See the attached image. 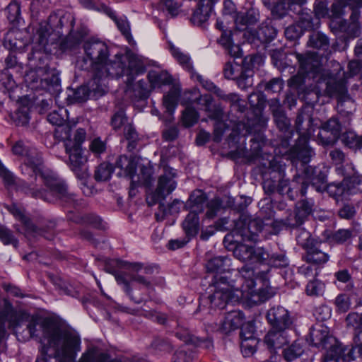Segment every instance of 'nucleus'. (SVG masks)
<instances>
[{"instance_id":"f257e3e1","label":"nucleus","mask_w":362,"mask_h":362,"mask_svg":"<svg viewBox=\"0 0 362 362\" xmlns=\"http://www.w3.org/2000/svg\"><path fill=\"white\" fill-rule=\"evenodd\" d=\"M6 317L18 339L26 341L30 338H39L42 356L35 362H72L81 351V339L74 331L62 327L55 320L30 316L23 310H16L11 305L6 308Z\"/></svg>"},{"instance_id":"f03ea898","label":"nucleus","mask_w":362,"mask_h":362,"mask_svg":"<svg viewBox=\"0 0 362 362\" xmlns=\"http://www.w3.org/2000/svg\"><path fill=\"white\" fill-rule=\"evenodd\" d=\"M230 266V259L226 256L216 257L209 260L206 264V271L214 274L209 286V300L211 306L223 309L228 303H235L244 301L250 305H257L267 298L264 291L256 292L254 286V271L247 267L239 270L243 281L242 288H235L234 285L228 281L227 276H222Z\"/></svg>"},{"instance_id":"7ed1b4c3","label":"nucleus","mask_w":362,"mask_h":362,"mask_svg":"<svg viewBox=\"0 0 362 362\" xmlns=\"http://www.w3.org/2000/svg\"><path fill=\"white\" fill-rule=\"evenodd\" d=\"M85 55L90 61L94 71L93 78L88 83L87 86L78 89L77 93H83V98L88 97V92L98 95H103L107 90V79L119 78L124 75L127 76L128 88L132 81L137 74V69L129 63L128 66L124 65L122 55H115V59H110V52L105 42L98 39H90L83 45Z\"/></svg>"},{"instance_id":"20e7f679","label":"nucleus","mask_w":362,"mask_h":362,"mask_svg":"<svg viewBox=\"0 0 362 362\" xmlns=\"http://www.w3.org/2000/svg\"><path fill=\"white\" fill-rule=\"evenodd\" d=\"M33 158L36 163L29 159L21 168L22 173L30 178L23 184L25 193L47 202L75 205L76 195L69 189L66 182L53 171L45 169L39 156L35 155Z\"/></svg>"},{"instance_id":"39448f33","label":"nucleus","mask_w":362,"mask_h":362,"mask_svg":"<svg viewBox=\"0 0 362 362\" xmlns=\"http://www.w3.org/2000/svg\"><path fill=\"white\" fill-rule=\"evenodd\" d=\"M33 158L36 163L29 159L21 168L22 173L30 178L23 184L25 193L47 202L75 205L76 195L69 189L66 182L53 171L45 169L39 156L35 155Z\"/></svg>"},{"instance_id":"423d86ee","label":"nucleus","mask_w":362,"mask_h":362,"mask_svg":"<svg viewBox=\"0 0 362 362\" xmlns=\"http://www.w3.org/2000/svg\"><path fill=\"white\" fill-rule=\"evenodd\" d=\"M299 62L300 71L303 74H313V78L317 80V88L324 94L332 96L336 94L343 95L346 92V79L348 77L354 76L362 69V62L353 60L349 63V72L347 75L342 71L339 64H336L333 71L323 70L320 71L319 61L313 53H308L305 55L296 54Z\"/></svg>"},{"instance_id":"0eeeda50","label":"nucleus","mask_w":362,"mask_h":362,"mask_svg":"<svg viewBox=\"0 0 362 362\" xmlns=\"http://www.w3.org/2000/svg\"><path fill=\"white\" fill-rule=\"evenodd\" d=\"M59 131L66 153L69 155L68 165L78 178L84 179L87 176V158L83 155L81 145L86 138V130L83 128L73 130L69 126L65 125Z\"/></svg>"},{"instance_id":"6e6552de","label":"nucleus","mask_w":362,"mask_h":362,"mask_svg":"<svg viewBox=\"0 0 362 362\" xmlns=\"http://www.w3.org/2000/svg\"><path fill=\"white\" fill-rule=\"evenodd\" d=\"M341 122L337 117H332L327 122L322 124L320 130L317 135V142L322 146L333 145L339 138L344 128L350 124L344 126V119Z\"/></svg>"},{"instance_id":"1a4fd4ad","label":"nucleus","mask_w":362,"mask_h":362,"mask_svg":"<svg viewBox=\"0 0 362 362\" xmlns=\"http://www.w3.org/2000/svg\"><path fill=\"white\" fill-rule=\"evenodd\" d=\"M294 182L301 183L300 194L302 196L306 194V189L309 184L317 192L325 190L327 186L325 175L312 166L305 167L301 175L295 177Z\"/></svg>"},{"instance_id":"9d476101","label":"nucleus","mask_w":362,"mask_h":362,"mask_svg":"<svg viewBox=\"0 0 362 362\" xmlns=\"http://www.w3.org/2000/svg\"><path fill=\"white\" fill-rule=\"evenodd\" d=\"M27 81L33 83V88L46 89L49 86H58L60 83L59 73L55 69L39 68L27 74Z\"/></svg>"},{"instance_id":"9b49d317","label":"nucleus","mask_w":362,"mask_h":362,"mask_svg":"<svg viewBox=\"0 0 362 362\" xmlns=\"http://www.w3.org/2000/svg\"><path fill=\"white\" fill-rule=\"evenodd\" d=\"M175 176V174L173 172V169L165 168L164 174L159 177L158 185L155 192L146 197V202L149 206L156 204L160 200H163L176 188Z\"/></svg>"},{"instance_id":"f8f14e48","label":"nucleus","mask_w":362,"mask_h":362,"mask_svg":"<svg viewBox=\"0 0 362 362\" xmlns=\"http://www.w3.org/2000/svg\"><path fill=\"white\" fill-rule=\"evenodd\" d=\"M234 256L243 261L249 262L252 264L259 263L266 261L269 257V253L262 247L255 248L253 247L241 244L235 248Z\"/></svg>"},{"instance_id":"ddd939ff","label":"nucleus","mask_w":362,"mask_h":362,"mask_svg":"<svg viewBox=\"0 0 362 362\" xmlns=\"http://www.w3.org/2000/svg\"><path fill=\"white\" fill-rule=\"evenodd\" d=\"M336 170L339 175L344 177L343 182L348 195L362 191V176L354 171L351 164L346 167L341 165Z\"/></svg>"},{"instance_id":"4468645a","label":"nucleus","mask_w":362,"mask_h":362,"mask_svg":"<svg viewBox=\"0 0 362 362\" xmlns=\"http://www.w3.org/2000/svg\"><path fill=\"white\" fill-rule=\"evenodd\" d=\"M267 318L274 329H288L291 325L288 311L280 305L274 306L269 309Z\"/></svg>"},{"instance_id":"2eb2a0df","label":"nucleus","mask_w":362,"mask_h":362,"mask_svg":"<svg viewBox=\"0 0 362 362\" xmlns=\"http://www.w3.org/2000/svg\"><path fill=\"white\" fill-rule=\"evenodd\" d=\"M116 168L119 169L118 175L119 176L127 177L131 179L130 193L133 191V188L136 186L135 177L137 161L135 157L127 156H120L115 163Z\"/></svg>"},{"instance_id":"dca6fc26","label":"nucleus","mask_w":362,"mask_h":362,"mask_svg":"<svg viewBox=\"0 0 362 362\" xmlns=\"http://www.w3.org/2000/svg\"><path fill=\"white\" fill-rule=\"evenodd\" d=\"M100 10L114 21L117 28L125 37L129 43H132L134 41L131 33L130 24L126 16H122L117 17L112 9L104 4L100 6Z\"/></svg>"},{"instance_id":"f3484780","label":"nucleus","mask_w":362,"mask_h":362,"mask_svg":"<svg viewBox=\"0 0 362 362\" xmlns=\"http://www.w3.org/2000/svg\"><path fill=\"white\" fill-rule=\"evenodd\" d=\"M242 67L239 63L235 62L234 59L233 61H229L226 63L223 68V75L228 79H238V86L241 88H245L252 85V80L249 78H245V83H243L244 78L241 76Z\"/></svg>"},{"instance_id":"a211bd4d","label":"nucleus","mask_w":362,"mask_h":362,"mask_svg":"<svg viewBox=\"0 0 362 362\" xmlns=\"http://www.w3.org/2000/svg\"><path fill=\"white\" fill-rule=\"evenodd\" d=\"M218 0H199V7L194 12L191 21L193 24L201 26L209 18L213 6Z\"/></svg>"},{"instance_id":"6ab92c4d","label":"nucleus","mask_w":362,"mask_h":362,"mask_svg":"<svg viewBox=\"0 0 362 362\" xmlns=\"http://www.w3.org/2000/svg\"><path fill=\"white\" fill-rule=\"evenodd\" d=\"M288 329L272 328L265 336L264 341L269 349H281L289 341Z\"/></svg>"},{"instance_id":"aec40b11","label":"nucleus","mask_w":362,"mask_h":362,"mask_svg":"<svg viewBox=\"0 0 362 362\" xmlns=\"http://www.w3.org/2000/svg\"><path fill=\"white\" fill-rule=\"evenodd\" d=\"M262 228H233L230 235L233 238V241H252L257 242L259 240V233Z\"/></svg>"},{"instance_id":"412c9836","label":"nucleus","mask_w":362,"mask_h":362,"mask_svg":"<svg viewBox=\"0 0 362 362\" xmlns=\"http://www.w3.org/2000/svg\"><path fill=\"white\" fill-rule=\"evenodd\" d=\"M243 320L244 315L241 311H230L224 317L220 329L224 333H229L240 327L243 325Z\"/></svg>"},{"instance_id":"4be33fe9","label":"nucleus","mask_w":362,"mask_h":362,"mask_svg":"<svg viewBox=\"0 0 362 362\" xmlns=\"http://www.w3.org/2000/svg\"><path fill=\"white\" fill-rule=\"evenodd\" d=\"M310 136V132H308L306 135L303 134L300 136L298 141L294 148V152L297 158L305 164L309 163L310 158L313 154V150L308 145V139Z\"/></svg>"},{"instance_id":"5701e85b","label":"nucleus","mask_w":362,"mask_h":362,"mask_svg":"<svg viewBox=\"0 0 362 362\" xmlns=\"http://www.w3.org/2000/svg\"><path fill=\"white\" fill-rule=\"evenodd\" d=\"M337 108L341 119H344V126L346 124H350L352 115L356 110L354 101L349 97H342L339 100Z\"/></svg>"},{"instance_id":"b1692460","label":"nucleus","mask_w":362,"mask_h":362,"mask_svg":"<svg viewBox=\"0 0 362 362\" xmlns=\"http://www.w3.org/2000/svg\"><path fill=\"white\" fill-rule=\"evenodd\" d=\"M349 6L352 10L351 18L354 21L358 16V8L362 7V0H347L344 1H339L332 4V14L338 18L344 13L343 8Z\"/></svg>"},{"instance_id":"393cba45","label":"nucleus","mask_w":362,"mask_h":362,"mask_svg":"<svg viewBox=\"0 0 362 362\" xmlns=\"http://www.w3.org/2000/svg\"><path fill=\"white\" fill-rule=\"evenodd\" d=\"M212 97L211 95L206 94L202 95L199 98H196L194 100L190 99V101L188 104L195 103L197 106V108L201 110H204L209 115V117L217 119L221 115V111L220 110H217L216 111H213L212 106Z\"/></svg>"},{"instance_id":"a878e982","label":"nucleus","mask_w":362,"mask_h":362,"mask_svg":"<svg viewBox=\"0 0 362 362\" xmlns=\"http://www.w3.org/2000/svg\"><path fill=\"white\" fill-rule=\"evenodd\" d=\"M320 245V242H316L313 246L308 247L306 254L307 262L315 264H324L328 261L329 256L321 250Z\"/></svg>"},{"instance_id":"bb28decb","label":"nucleus","mask_w":362,"mask_h":362,"mask_svg":"<svg viewBox=\"0 0 362 362\" xmlns=\"http://www.w3.org/2000/svg\"><path fill=\"white\" fill-rule=\"evenodd\" d=\"M12 151L15 155L25 156V161L21 166V168L28 162V160L29 159H32L33 161L36 163L35 158H33L35 155L39 156L41 162L42 163L41 154L35 148H28V147L25 146L22 141H18L13 145L12 147Z\"/></svg>"},{"instance_id":"cd10ccee","label":"nucleus","mask_w":362,"mask_h":362,"mask_svg":"<svg viewBox=\"0 0 362 362\" xmlns=\"http://www.w3.org/2000/svg\"><path fill=\"white\" fill-rule=\"evenodd\" d=\"M181 88L178 85H172L169 91L163 96V105L169 112H173L175 110Z\"/></svg>"},{"instance_id":"c85d7f7f","label":"nucleus","mask_w":362,"mask_h":362,"mask_svg":"<svg viewBox=\"0 0 362 362\" xmlns=\"http://www.w3.org/2000/svg\"><path fill=\"white\" fill-rule=\"evenodd\" d=\"M69 220L71 223L90 225L92 226H101L103 224V220L95 214H87L81 216L77 214H71L68 216Z\"/></svg>"},{"instance_id":"c756f323","label":"nucleus","mask_w":362,"mask_h":362,"mask_svg":"<svg viewBox=\"0 0 362 362\" xmlns=\"http://www.w3.org/2000/svg\"><path fill=\"white\" fill-rule=\"evenodd\" d=\"M206 202V196L205 193L202 190L197 189L190 194L187 206L189 210L202 212L204 210Z\"/></svg>"},{"instance_id":"7c9ffc66","label":"nucleus","mask_w":362,"mask_h":362,"mask_svg":"<svg viewBox=\"0 0 362 362\" xmlns=\"http://www.w3.org/2000/svg\"><path fill=\"white\" fill-rule=\"evenodd\" d=\"M169 49L173 57L183 69L189 72L194 71L191 58L187 54L182 52L171 43L169 44Z\"/></svg>"},{"instance_id":"2f4dec72","label":"nucleus","mask_w":362,"mask_h":362,"mask_svg":"<svg viewBox=\"0 0 362 362\" xmlns=\"http://www.w3.org/2000/svg\"><path fill=\"white\" fill-rule=\"evenodd\" d=\"M153 169L151 163L148 162L146 165H144L141 168L140 174L138 175H136V186L133 188V190L139 185H151L153 180Z\"/></svg>"},{"instance_id":"473e14b6","label":"nucleus","mask_w":362,"mask_h":362,"mask_svg":"<svg viewBox=\"0 0 362 362\" xmlns=\"http://www.w3.org/2000/svg\"><path fill=\"white\" fill-rule=\"evenodd\" d=\"M175 334L177 338L187 344H193L197 346H202L204 345V346L207 349L211 346V342L210 341L203 340L197 337H195L191 334L188 330L185 329L177 331Z\"/></svg>"},{"instance_id":"72a5a7b5","label":"nucleus","mask_w":362,"mask_h":362,"mask_svg":"<svg viewBox=\"0 0 362 362\" xmlns=\"http://www.w3.org/2000/svg\"><path fill=\"white\" fill-rule=\"evenodd\" d=\"M345 349L341 346L331 347L324 357V362H348Z\"/></svg>"},{"instance_id":"f704fd0d","label":"nucleus","mask_w":362,"mask_h":362,"mask_svg":"<svg viewBox=\"0 0 362 362\" xmlns=\"http://www.w3.org/2000/svg\"><path fill=\"white\" fill-rule=\"evenodd\" d=\"M351 231L348 229H339L335 233L330 228L323 232V240L333 243H343L351 237Z\"/></svg>"},{"instance_id":"c9c22d12","label":"nucleus","mask_w":362,"mask_h":362,"mask_svg":"<svg viewBox=\"0 0 362 362\" xmlns=\"http://www.w3.org/2000/svg\"><path fill=\"white\" fill-rule=\"evenodd\" d=\"M198 228H185L187 237L181 239H172L169 240L167 247L170 250H175L184 247L191 239L197 235Z\"/></svg>"},{"instance_id":"e433bc0d","label":"nucleus","mask_w":362,"mask_h":362,"mask_svg":"<svg viewBox=\"0 0 362 362\" xmlns=\"http://www.w3.org/2000/svg\"><path fill=\"white\" fill-rule=\"evenodd\" d=\"M181 104L186 105L182 115V124L185 127H190L197 122L199 115L194 108L191 107L190 104L185 101L181 102Z\"/></svg>"},{"instance_id":"4c0bfd02","label":"nucleus","mask_w":362,"mask_h":362,"mask_svg":"<svg viewBox=\"0 0 362 362\" xmlns=\"http://www.w3.org/2000/svg\"><path fill=\"white\" fill-rule=\"evenodd\" d=\"M341 141L344 145L350 148H362V136H357L353 131H347L341 136Z\"/></svg>"},{"instance_id":"58836bf2","label":"nucleus","mask_w":362,"mask_h":362,"mask_svg":"<svg viewBox=\"0 0 362 362\" xmlns=\"http://www.w3.org/2000/svg\"><path fill=\"white\" fill-rule=\"evenodd\" d=\"M303 351L302 343L295 341L291 346L284 349L283 356L286 361H292L301 356Z\"/></svg>"},{"instance_id":"ea45409f","label":"nucleus","mask_w":362,"mask_h":362,"mask_svg":"<svg viewBox=\"0 0 362 362\" xmlns=\"http://www.w3.org/2000/svg\"><path fill=\"white\" fill-rule=\"evenodd\" d=\"M235 216V213H233ZM238 219H234V226H261L262 220L260 218H252L251 216L247 212L238 214Z\"/></svg>"},{"instance_id":"a19ab883","label":"nucleus","mask_w":362,"mask_h":362,"mask_svg":"<svg viewBox=\"0 0 362 362\" xmlns=\"http://www.w3.org/2000/svg\"><path fill=\"white\" fill-rule=\"evenodd\" d=\"M346 321L347 326L356 332L354 339L356 342L358 344L356 337L362 332V314L356 312L350 313L346 316Z\"/></svg>"},{"instance_id":"79ce46f5","label":"nucleus","mask_w":362,"mask_h":362,"mask_svg":"<svg viewBox=\"0 0 362 362\" xmlns=\"http://www.w3.org/2000/svg\"><path fill=\"white\" fill-rule=\"evenodd\" d=\"M148 79L151 86L158 88L162 85L170 84L172 82V78L167 73L152 71L148 74Z\"/></svg>"},{"instance_id":"37998d69","label":"nucleus","mask_w":362,"mask_h":362,"mask_svg":"<svg viewBox=\"0 0 362 362\" xmlns=\"http://www.w3.org/2000/svg\"><path fill=\"white\" fill-rule=\"evenodd\" d=\"M113 173V168L111 164L103 163L96 168L95 171V179L98 182L107 181Z\"/></svg>"},{"instance_id":"c03bdc74","label":"nucleus","mask_w":362,"mask_h":362,"mask_svg":"<svg viewBox=\"0 0 362 362\" xmlns=\"http://www.w3.org/2000/svg\"><path fill=\"white\" fill-rule=\"evenodd\" d=\"M245 339H242L241 341V351L244 356L249 357L252 356L255 351L256 348L258 344L257 339H251V334L249 336H245Z\"/></svg>"},{"instance_id":"a18cd8bd","label":"nucleus","mask_w":362,"mask_h":362,"mask_svg":"<svg viewBox=\"0 0 362 362\" xmlns=\"http://www.w3.org/2000/svg\"><path fill=\"white\" fill-rule=\"evenodd\" d=\"M325 189L329 196L334 197L337 201L348 195L343 181L341 183L327 185Z\"/></svg>"},{"instance_id":"49530a36","label":"nucleus","mask_w":362,"mask_h":362,"mask_svg":"<svg viewBox=\"0 0 362 362\" xmlns=\"http://www.w3.org/2000/svg\"><path fill=\"white\" fill-rule=\"evenodd\" d=\"M328 336V330L326 327L321 325L312 329L310 332V337L313 344L317 346L325 342Z\"/></svg>"},{"instance_id":"de8ad7c7","label":"nucleus","mask_w":362,"mask_h":362,"mask_svg":"<svg viewBox=\"0 0 362 362\" xmlns=\"http://www.w3.org/2000/svg\"><path fill=\"white\" fill-rule=\"evenodd\" d=\"M298 235L296 236V240L299 245L306 249H308L310 246H313L317 240H315L312 237L310 233L307 231L305 228H298Z\"/></svg>"},{"instance_id":"09e8293b","label":"nucleus","mask_w":362,"mask_h":362,"mask_svg":"<svg viewBox=\"0 0 362 362\" xmlns=\"http://www.w3.org/2000/svg\"><path fill=\"white\" fill-rule=\"evenodd\" d=\"M325 288V284L321 281L315 279L308 283L305 292L310 296H319L322 295Z\"/></svg>"},{"instance_id":"8fccbe9b","label":"nucleus","mask_w":362,"mask_h":362,"mask_svg":"<svg viewBox=\"0 0 362 362\" xmlns=\"http://www.w3.org/2000/svg\"><path fill=\"white\" fill-rule=\"evenodd\" d=\"M16 86V82L8 70L0 73V91L12 90Z\"/></svg>"},{"instance_id":"3c124183","label":"nucleus","mask_w":362,"mask_h":362,"mask_svg":"<svg viewBox=\"0 0 362 362\" xmlns=\"http://www.w3.org/2000/svg\"><path fill=\"white\" fill-rule=\"evenodd\" d=\"M311 211V206L306 202L302 201L298 203L295 218L296 224L303 223L305 218Z\"/></svg>"},{"instance_id":"603ef678","label":"nucleus","mask_w":362,"mask_h":362,"mask_svg":"<svg viewBox=\"0 0 362 362\" xmlns=\"http://www.w3.org/2000/svg\"><path fill=\"white\" fill-rule=\"evenodd\" d=\"M308 44L314 48L325 49L328 47L329 40L326 35L315 33L310 35Z\"/></svg>"},{"instance_id":"864d4df0","label":"nucleus","mask_w":362,"mask_h":362,"mask_svg":"<svg viewBox=\"0 0 362 362\" xmlns=\"http://www.w3.org/2000/svg\"><path fill=\"white\" fill-rule=\"evenodd\" d=\"M129 124L127 117L123 110L115 112L111 118L110 124L115 131L124 129Z\"/></svg>"},{"instance_id":"5fc2aeb1","label":"nucleus","mask_w":362,"mask_h":362,"mask_svg":"<svg viewBox=\"0 0 362 362\" xmlns=\"http://www.w3.org/2000/svg\"><path fill=\"white\" fill-rule=\"evenodd\" d=\"M8 211L13 215V216L21 221L25 226L31 224L30 217H28L23 209L18 207L16 204H11L7 206Z\"/></svg>"},{"instance_id":"6e6d98bb","label":"nucleus","mask_w":362,"mask_h":362,"mask_svg":"<svg viewBox=\"0 0 362 362\" xmlns=\"http://www.w3.org/2000/svg\"><path fill=\"white\" fill-rule=\"evenodd\" d=\"M262 264H267L274 267H284L288 264L287 258L284 255H272L270 256L269 255V257L266 261L261 262Z\"/></svg>"},{"instance_id":"4d7b16f0","label":"nucleus","mask_w":362,"mask_h":362,"mask_svg":"<svg viewBox=\"0 0 362 362\" xmlns=\"http://www.w3.org/2000/svg\"><path fill=\"white\" fill-rule=\"evenodd\" d=\"M7 18L9 21L14 23L18 21L21 16V7L16 1H11L6 8Z\"/></svg>"},{"instance_id":"13d9d810","label":"nucleus","mask_w":362,"mask_h":362,"mask_svg":"<svg viewBox=\"0 0 362 362\" xmlns=\"http://www.w3.org/2000/svg\"><path fill=\"white\" fill-rule=\"evenodd\" d=\"M334 304L339 312L346 313L350 308L351 300L348 295L341 293L336 297Z\"/></svg>"},{"instance_id":"bf43d9fd","label":"nucleus","mask_w":362,"mask_h":362,"mask_svg":"<svg viewBox=\"0 0 362 362\" xmlns=\"http://www.w3.org/2000/svg\"><path fill=\"white\" fill-rule=\"evenodd\" d=\"M206 217L209 218H213L218 214H221L223 211V208L221 206V202L219 199L215 198L211 200L207 204Z\"/></svg>"},{"instance_id":"052dcab7","label":"nucleus","mask_w":362,"mask_h":362,"mask_svg":"<svg viewBox=\"0 0 362 362\" xmlns=\"http://www.w3.org/2000/svg\"><path fill=\"white\" fill-rule=\"evenodd\" d=\"M274 121L281 131H286L288 129L290 122L285 114L281 110L274 111Z\"/></svg>"},{"instance_id":"680f3d73","label":"nucleus","mask_w":362,"mask_h":362,"mask_svg":"<svg viewBox=\"0 0 362 362\" xmlns=\"http://www.w3.org/2000/svg\"><path fill=\"white\" fill-rule=\"evenodd\" d=\"M44 229L45 228H21L20 232L24 233L25 236L29 240L35 238L39 234L43 235L48 240H51L53 235L47 236L44 234Z\"/></svg>"},{"instance_id":"e2e57ef3","label":"nucleus","mask_w":362,"mask_h":362,"mask_svg":"<svg viewBox=\"0 0 362 362\" xmlns=\"http://www.w3.org/2000/svg\"><path fill=\"white\" fill-rule=\"evenodd\" d=\"M132 281L138 284L141 288L145 289L148 294H150L153 289V281L141 275H134L132 277Z\"/></svg>"},{"instance_id":"0e129e2a","label":"nucleus","mask_w":362,"mask_h":362,"mask_svg":"<svg viewBox=\"0 0 362 362\" xmlns=\"http://www.w3.org/2000/svg\"><path fill=\"white\" fill-rule=\"evenodd\" d=\"M37 42L42 47H45L48 42L49 31L47 24H40L37 31Z\"/></svg>"},{"instance_id":"69168bd1","label":"nucleus","mask_w":362,"mask_h":362,"mask_svg":"<svg viewBox=\"0 0 362 362\" xmlns=\"http://www.w3.org/2000/svg\"><path fill=\"white\" fill-rule=\"evenodd\" d=\"M298 272L306 278L315 277L318 275V267L313 264H303L298 268Z\"/></svg>"},{"instance_id":"338daca9","label":"nucleus","mask_w":362,"mask_h":362,"mask_svg":"<svg viewBox=\"0 0 362 362\" xmlns=\"http://www.w3.org/2000/svg\"><path fill=\"white\" fill-rule=\"evenodd\" d=\"M48 6V0H32L30 4L31 13L33 16H37L40 11L46 9Z\"/></svg>"},{"instance_id":"774afa93","label":"nucleus","mask_w":362,"mask_h":362,"mask_svg":"<svg viewBox=\"0 0 362 362\" xmlns=\"http://www.w3.org/2000/svg\"><path fill=\"white\" fill-rule=\"evenodd\" d=\"M0 240L4 244H16V239L7 228H0Z\"/></svg>"}]
</instances>
